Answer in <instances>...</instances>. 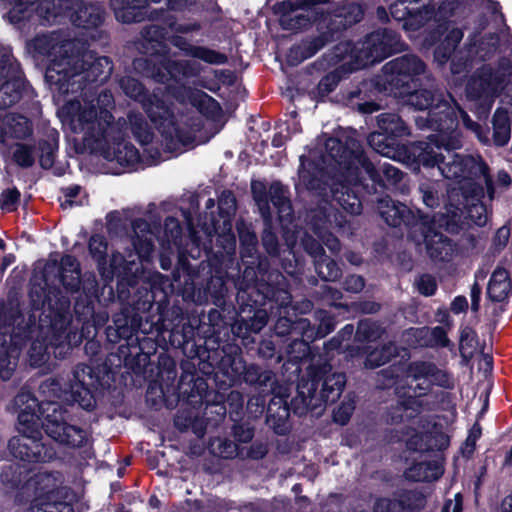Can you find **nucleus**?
Returning a JSON list of instances; mask_svg holds the SVG:
<instances>
[{
    "instance_id": "nucleus-62",
    "label": "nucleus",
    "mask_w": 512,
    "mask_h": 512,
    "mask_svg": "<svg viewBox=\"0 0 512 512\" xmlns=\"http://www.w3.org/2000/svg\"><path fill=\"white\" fill-rule=\"evenodd\" d=\"M356 399L357 396L353 391L344 396L340 404L333 409L332 419L334 423L341 426L349 423L356 408Z\"/></svg>"
},
{
    "instance_id": "nucleus-2",
    "label": "nucleus",
    "mask_w": 512,
    "mask_h": 512,
    "mask_svg": "<svg viewBox=\"0 0 512 512\" xmlns=\"http://www.w3.org/2000/svg\"><path fill=\"white\" fill-rule=\"evenodd\" d=\"M249 332L246 342L242 337L230 334L214 364L205 363L213 385L220 390L247 384L256 392H270L266 424L275 434L287 435L291 430L290 412L304 416L308 412L321 415L326 406L336 403L344 392L347 377L344 372L333 370L328 361L311 363L306 373L297 382L296 396L290 399L291 385L279 384L276 374L257 364H247L242 355L241 345L248 347L255 343Z\"/></svg>"
},
{
    "instance_id": "nucleus-18",
    "label": "nucleus",
    "mask_w": 512,
    "mask_h": 512,
    "mask_svg": "<svg viewBox=\"0 0 512 512\" xmlns=\"http://www.w3.org/2000/svg\"><path fill=\"white\" fill-rule=\"evenodd\" d=\"M505 81L504 74L489 64L478 67L468 78L465 94L475 101V113L479 120L487 119L496 98L500 95Z\"/></svg>"
},
{
    "instance_id": "nucleus-26",
    "label": "nucleus",
    "mask_w": 512,
    "mask_h": 512,
    "mask_svg": "<svg viewBox=\"0 0 512 512\" xmlns=\"http://www.w3.org/2000/svg\"><path fill=\"white\" fill-rule=\"evenodd\" d=\"M381 93V81L377 77L363 79L341 90L340 100L344 106L361 114H372L380 110L377 100Z\"/></svg>"
},
{
    "instance_id": "nucleus-61",
    "label": "nucleus",
    "mask_w": 512,
    "mask_h": 512,
    "mask_svg": "<svg viewBox=\"0 0 512 512\" xmlns=\"http://www.w3.org/2000/svg\"><path fill=\"white\" fill-rule=\"evenodd\" d=\"M383 329L378 321L366 318L357 323L354 340L357 342H372L381 337Z\"/></svg>"
},
{
    "instance_id": "nucleus-59",
    "label": "nucleus",
    "mask_w": 512,
    "mask_h": 512,
    "mask_svg": "<svg viewBox=\"0 0 512 512\" xmlns=\"http://www.w3.org/2000/svg\"><path fill=\"white\" fill-rule=\"evenodd\" d=\"M303 13H297L292 15L290 18H284L281 20V27L283 30L298 32L311 27L319 19L322 13H318L314 10H304Z\"/></svg>"
},
{
    "instance_id": "nucleus-53",
    "label": "nucleus",
    "mask_w": 512,
    "mask_h": 512,
    "mask_svg": "<svg viewBox=\"0 0 512 512\" xmlns=\"http://www.w3.org/2000/svg\"><path fill=\"white\" fill-rule=\"evenodd\" d=\"M453 213H457L461 228L463 224L462 217L468 218L472 224L478 227H484L488 222L487 206L482 201L468 204L467 207L463 208V211L447 209L446 214L452 215Z\"/></svg>"
},
{
    "instance_id": "nucleus-13",
    "label": "nucleus",
    "mask_w": 512,
    "mask_h": 512,
    "mask_svg": "<svg viewBox=\"0 0 512 512\" xmlns=\"http://www.w3.org/2000/svg\"><path fill=\"white\" fill-rule=\"evenodd\" d=\"M140 332L122 333L114 335L113 329H105V337L111 344H120L117 353H111L110 356L117 357L119 363L117 366H124L128 371L136 376H149L154 374L153 356H156L155 342L143 336L139 337Z\"/></svg>"
},
{
    "instance_id": "nucleus-16",
    "label": "nucleus",
    "mask_w": 512,
    "mask_h": 512,
    "mask_svg": "<svg viewBox=\"0 0 512 512\" xmlns=\"http://www.w3.org/2000/svg\"><path fill=\"white\" fill-rule=\"evenodd\" d=\"M451 102L442 95L434 107L427 112L426 117L418 116L415 118V124L419 129H430L437 133L432 137L440 139L438 147L443 145L447 151L456 150L462 147V134L458 129V115L460 105L448 93Z\"/></svg>"
},
{
    "instance_id": "nucleus-38",
    "label": "nucleus",
    "mask_w": 512,
    "mask_h": 512,
    "mask_svg": "<svg viewBox=\"0 0 512 512\" xmlns=\"http://www.w3.org/2000/svg\"><path fill=\"white\" fill-rule=\"evenodd\" d=\"M365 14L364 6L360 3L351 2L344 4L330 17L327 26L339 38L340 34L359 23Z\"/></svg>"
},
{
    "instance_id": "nucleus-63",
    "label": "nucleus",
    "mask_w": 512,
    "mask_h": 512,
    "mask_svg": "<svg viewBox=\"0 0 512 512\" xmlns=\"http://www.w3.org/2000/svg\"><path fill=\"white\" fill-rule=\"evenodd\" d=\"M20 63L13 56L11 51L1 50L0 51V83L4 80H11L14 76H22Z\"/></svg>"
},
{
    "instance_id": "nucleus-3",
    "label": "nucleus",
    "mask_w": 512,
    "mask_h": 512,
    "mask_svg": "<svg viewBox=\"0 0 512 512\" xmlns=\"http://www.w3.org/2000/svg\"><path fill=\"white\" fill-rule=\"evenodd\" d=\"M325 148L330 164L338 171L332 183L324 180L320 176V167L305 156L300 158V183L322 199L331 198L347 214L360 215L363 201L360 190L375 193L385 186L379 172L357 139L349 137L343 142L338 138H329Z\"/></svg>"
},
{
    "instance_id": "nucleus-20",
    "label": "nucleus",
    "mask_w": 512,
    "mask_h": 512,
    "mask_svg": "<svg viewBox=\"0 0 512 512\" xmlns=\"http://www.w3.org/2000/svg\"><path fill=\"white\" fill-rule=\"evenodd\" d=\"M272 273H281L277 269H271V270H263L262 263H259L257 266V272L253 271L251 278L250 271L248 268L245 269L243 273L244 280L247 279V281H251L252 283H247L246 287L244 289H241V291L237 294V301L238 305L240 306V299L239 295L242 294L244 291L257 286L258 284L262 282H270L271 284H274V281H270L268 278L270 274ZM201 289L202 294L207 298V303L211 302L214 305L221 308L219 310L223 313V315L226 317V319L230 322H235L236 319H238V316L236 315L237 312L240 311V308L238 310L235 309L233 305L225 307L226 300L225 297L228 292V288L226 285L225 278L221 275H211L208 277L203 283H201Z\"/></svg>"
},
{
    "instance_id": "nucleus-6",
    "label": "nucleus",
    "mask_w": 512,
    "mask_h": 512,
    "mask_svg": "<svg viewBox=\"0 0 512 512\" xmlns=\"http://www.w3.org/2000/svg\"><path fill=\"white\" fill-rule=\"evenodd\" d=\"M123 272L116 278V292L123 307L113 315L112 324L106 328L113 329L114 335L122 333L141 332L148 334L156 326V319L159 315L158 305H163V310L169 304L167 293L161 289L162 298L156 302L155 285L138 286V278L132 274L129 265L122 267Z\"/></svg>"
},
{
    "instance_id": "nucleus-11",
    "label": "nucleus",
    "mask_w": 512,
    "mask_h": 512,
    "mask_svg": "<svg viewBox=\"0 0 512 512\" xmlns=\"http://www.w3.org/2000/svg\"><path fill=\"white\" fill-rule=\"evenodd\" d=\"M41 282L31 281L45 287L46 291L57 287L56 282L62 285L67 293H79L81 288L85 294V299L77 297L74 303V313L78 321L82 322V326L90 323V317L94 315V301L92 296H96L97 283L93 280V285L86 288L82 279L81 267L77 258L71 254H64L60 261L48 260L41 271Z\"/></svg>"
},
{
    "instance_id": "nucleus-35",
    "label": "nucleus",
    "mask_w": 512,
    "mask_h": 512,
    "mask_svg": "<svg viewBox=\"0 0 512 512\" xmlns=\"http://www.w3.org/2000/svg\"><path fill=\"white\" fill-rule=\"evenodd\" d=\"M28 360L33 368L41 367L48 360V355L52 353V344L50 343V332L40 327V314H35V330L32 339L28 342Z\"/></svg>"
},
{
    "instance_id": "nucleus-9",
    "label": "nucleus",
    "mask_w": 512,
    "mask_h": 512,
    "mask_svg": "<svg viewBox=\"0 0 512 512\" xmlns=\"http://www.w3.org/2000/svg\"><path fill=\"white\" fill-rule=\"evenodd\" d=\"M112 71L113 62L108 56L81 49L52 60L46 66L44 79L53 94L82 95L92 84L106 82Z\"/></svg>"
},
{
    "instance_id": "nucleus-15",
    "label": "nucleus",
    "mask_w": 512,
    "mask_h": 512,
    "mask_svg": "<svg viewBox=\"0 0 512 512\" xmlns=\"http://www.w3.org/2000/svg\"><path fill=\"white\" fill-rule=\"evenodd\" d=\"M62 475L59 472H38L30 479L32 512H74L72 490L61 486Z\"/></svg>"
},
{
    "instance_id": "nucleus-22",
    "label": "nucleus",
    "mask_w": 512,
    "mask_h": 512,
    "mask_svg": "<svg viewBox=\"0 0 512 512\" xmlns=\"http://www.w3.org/2000/svg\"><path fill=\"white\" fill-rule=\"evenodd\" d=\"M448 151L449 160L441 162L439 169L442 175L451 180L462 182L464 180H483L490 199H493L495 188L490 168L481 156L461 155Z\"/></svg>"
},
{
    "instance_id": "nucleus-4",
    "label": "nucleus",
    "mask_w": 512,
    "mask_h": 512,
    "mask_svg": "<svg viewBox=\"0 0 512 512\" xmlns=\"http://www.w3.org/2000/svg\"><path fill=\"white\" fill-rule=\"evenodd\" d=\"M17 413L19 436L8 441L11 455L23 463H47L56 457L51 443L43 442L42 431L62 446L81 448L87 442L86 431L72 423L71 413L53 402L39 403L29 392L21 389L11 401Z\"/></svg>"
},
{
    "instance_id": "nucleus-17",
    "label": "nucleus",
    "mask_w": 512,
    "mask_h": 512,
    "mask_svg": "<svg viewBox=\"0 0 512 512\" xmlns=\"http://www.w3.org/2000/svg\"><path fill=\"white\" fill-rule=\"evenodd\" d=\"M418 228L423 237L428 256L433 261L449 262L456 250V244L443 231L457 234L461 230L457 213H437L424 218Z\"/></svg>"
},
{
    "instance_id": "nucleus-29",
    "label": "nucleus",
    "mask_w": 512,
    "mask_h": 512,
    "mask_svg": "<svg viewBox=\"0 0 512 512\" xmlns=\"http://www.w3.org/2000/svg\"><path fill=\"white\" fill-rule=\"evenodd\" d=\"M108 242L104 235L93 234L88 241V251L91 258L96 262L98 272L104 280L105 285H109L115 277L119 276L127 261L121 254H113L108 262Z\"/></svg>"
},
{
    "instance_id": "nucleus-43",
    "label": "nucleus",
    "mask_w": 512,
    "mask_h": 512,
    "mask_svg": "<svg viewBox=\"0 0 512 512\" xmlns=\"http://www.w3.org/2000/svg\"><path fill=\"white\" fill-rule=\"evenodd\" d=\"M358 56H360V43L355 44L351 40L340 41L329 53L330 61L333 62V64L348 60L343 64L344 67L346 64L349 66V68L346 69V73L363 67L362 60Z\"/></svg>"
},
{
    "instance_id": "nucleus-49",
    "label": "nucleus",
    "mask_w": 512,
    "mask_h": 512,
    "mask_svg": "<svg viewBox=\"0 0 512 512\" xmlns=\"http://www.w3.org/2000/svg\"><path fill=\"white\" fill-rule=\"evenodd\" d=\"M442 469L435 461L415 462L404 473L413 482H429L442 476Z\"/></svg>"
},
{
    "instance_id": "nucleus-54",
    "label": "nucleus",
    "mask_w": 512,
    "mask_h": 512,
    "mask_svg": "<svg viewBox=\"0 0 512 512\" xmlns=\"http://www.w3.org/2000/svg\"><path fill=\"white\" fill-rule=\"evenodd\" d=\"M398 355V347L394 343L389 342L370 351L364 360V364L365 367L369 369L378 368L390 362Z\"/></svg>"
},
{
    "instance_id": "nucleus-31",
    "label": "nucleus",
    "mask_w": 512,
    "mask_h": 512,
    "mask_svg": "<svg viewBox=\"0 0 512 512\" xmlns=\"http://www.w3.org/2000/svg\"><path fill=\"white\" fill-rule=\"evenodd\" d=\"M425 495L417 489L398 488L390 496L377 497L373 512H419L426 506Z\"/></svg>"
},
{
    "instance_id": "nucleus-39",
    "label": "nucleus",
    "mask_w": 512,
    "mask_h": 512,
    "mask_svg": "<svg viewBox=\"0 0 512 512\" xmlns=\"http://www.w3.org/2000/svg\"><path fill=\"white\" fill-rule=\"evenodd\" d=\"M142 47L149 52L148 57H158L161 54H169L170 48L168 42V30L167 28L151 24L145 26L141 31Z\"/></svg>"
},
{
    "instance_id": "nucleus-12",
    "label": "nucleus",
    "mask_w": 512,
    "mask_h": 512,
    "mask_svg": "<svg viewBox=\"0 0 512 512\" xmlns=\"http://www.w3.org/2000/svg\"><path fill=\"white\" fill-rule=\"evenodd\" d=\"M119 85L125 95L141 104L151 123L167 143L172 144L175 141L185 143L172 103H168L155 91L150 93L144 84L134 77H122Z\"/></svg>"
},
{
    "instance_id": "nucleus-7",
    "label": "nucleus",
    "mask_w": 512,
    "mask_h": 512,
    "mask_svg": "<svg viewBox=\"0 0 512 512\" xmlns=\"http://www.w3.org/2000/svg\"><path fill=\"white\" fill-rule=\"evenodd\" d=\"M31 312H40V327L50 332L52 353L57 359H66L74 348L80 346L84 339H89L90 331L69 329L71 324V301L59 287L46 291L40 284L32 283L29 288Z\"/></svg>"
},
{
    "instance_id": "nucleus-1",
    "label": "nucleus",
    "mask_w": 512,
    "mask_h": 512,
    "mask_svg": "<svg viewBox=\"0 0 512 512\" xmlns=\"http://www.w3.org/2000/svg\"><path fill=\"white\" fill-rule=\"evenodd\" d=\"M268 279L274 284L262 282L239 295L240 311L233 323L222 312L212 309L208 313L209 323L195 326L179 306L163 310V305H158L159 315L153 329L186 357L180 362L177 391L187 404L195 406L209 401V371L204 364H214L230 334L246 340L249 332H260L267 325L268 303L281 308L290 305L292 295L287 278L282 273H272Z\"/></svg>"
},
{
    "instance_id": "nucleus-8",
    "label": "nucleus",
    "mask_w": 512,
    "mask_h": 512,
    "mask_svg": "<svg viewBox=\"0 0 512 512\" xmlns=\"http://www.w3.org/2000/svg\"><path fill=\"white\" fill-rule=\"evenodd\" d=\"M112 381L114 372L107 362L97 366L79 363L74 367L72 377L68 380L55 377L43 380L38 388L42 399L29 392L41 404L53 402L61 405V401L71 406L77 404L83 410L91 412L97 406V395L108 390Z\"/></svg>"
},
{
    "instance_id": "nucleus-36",
    "label": "nucleus",
    "mask_w": 512,
    "mask_h": 512,
    "mask_svg": "<svg viewBox=\"0 0 512 512\" xmlns=\"http://www.w3.org/2000/svg\"><path fill=\"white\" fill-rule=\"evenodd\" d=\"M480 180H464L458 188L448 192V209L463 211V208L474 202H481L484 197V187Z\"/></svg>"
},
{
    "instance_id": "nucleus-58",
    "label": "nucleus",
    "mask_w": 512,
    "mask_h": 512,
    "mask_svg": "<svg viewBox=\"0 0 512 512\" xmlns=\"http://www.w3.org/2000/svg\"><path fill=\"white\" fill-rule=\"evenodd\" d=\"M131 132L140 145H148L153 141L154 133L141 113L128 114Z\"/></svg>"
},
{
    "instance_id": "nucleus-24",
    "label": "nucleus",
    "mask_w": 512,
    "mask_h": 512,
    "mask_svg": "<svg viewBox=\"0 0 512 512\" xmlns=\"http://www.w3.org/2000/svg\"><path fill=\"white\" fill-rule=\"evenodd\" d=\"M378 130L367 137L368 145L378 154L390 156L398 154L405 137L410 135L409 126L397 113L385 112L377 116Z\"/></svg>"
},
{
    "instance_id": "nucleus-60",
    "label": "nucleus",
    "mask_w": 512,
    "mask_h": 512,
    "mask_svg": "<svg viewBox=\"0 0 512 512\" xmlns=\"http://www.w3.org/2000/svg\"><path fill=\"white\" fill-rule=\"evenodd\" d=\"M329 198L322 199L323 205H319L316 209L311 211L310 224L312 231L317 235L329 230L331 227V203Z\"/></svg>"
},
{
    "instance_id": "nucleus-23",
    "label": "nucleus",
    "mask_w": 512,
    "mask_h": 512,
    "mask_svg": "<svg viewBox=\"0 0 512 512\" xmlns=\"http://www.w3.org/2000/svg\"><path fill=\"white\" fill-rule=\"evenodd\" d=\"M134 67L143 75L160 84H166L170 80L178 82L183 78H191L199 73L198 67L189 60H173L169 54H161L158 57H146L135 59Z\"/></svg>"
},
{
    "instance_id": "nucleus-21",
    "label": "nucleus",
    "mask_w": 512,
    "mask_h": 512,
    "mask_svg": "<svg viewBox=\"0 0 512 512\" xmlns=\"http://www.w3.org/2000/svg\"><path fill=\"white\" fill-rule=\"evenodd\" d=\"M387 185L383 189L377 190L375 193H368L365 189L360 190V195L363 198L362 206L365 202L375 203L376 209L380 217L390 227H401L413 229L419 228L421 222H423L429 215L423 214L420 210L414 212L406 204L393 200L389 195H383Z\"/></svg>"
},
{
    "instance_id": "nucleus-55",
    "label": "nucleus",
    "mask_w": 512,
    "mask_h": 512,
    "mask_svg": "<svg viewBox=\"0 0 512 512\" xmlns=\"http://www.w3.org/2000/svg\"><path fill=\"white\" fill-rule=\"evenodd\" d=\"M321 313L324 315L319 319L316 326L310 327L308 320L300 322L301 328L303 329V336L310 341L324 338L335 329L334 319L324 311H321Z\"/></svg>"
},
{
    "instance_id": "nucleus-45",
    "label": "nucleus",
    "mask_w": 512,
    "mask_h": 512,
    "mask_svg": "<svg viewBox=\"0 0 512 512\" xmlns=\"http://www.w3.org/2000/svg\"><path fill=\"white\" fill-rule=\"evenodd\" d=\"M60 134L56 129L49 130L44 138H40L35 147L38 153V162L42 169L50 170L57 158Z\"/></svg>"
},
{
    "instance_id": "nucleus-47",
    "label": "nucleus",
    "mask_w": 512,
    "mask_h": 512,
    "mask_svg": "<svg viewBox=\"0 0 512 512\" xmlns=\"http://www.w3.org/2000/svg\"><path fill=\"white\" fill-rule=\"evenodd\" d=\"M337 36L326 25V30L320 34L302 40L301 44L295 50L296 54H300L297 62L313 57L318 51L324 48L327 44L337 40Z\"/></svg>"
},
{
    "instance_id": "nucleus-5",
    "label": "nucleus",
    "mask_w": 512,
    "mask_h": 512,
    "mask_svg": "<svg viewBox=\"0 0 512 512\" xmlns=\"http://www.w3.org/2000/svg\"><path fill=\"white\" fill-rule=\"evenodd\" d=\"M99 110L91 105L79 111L71 120L75 133L83 134V141L91 150L100 151L108 161H115L124 167H132L141 160L139 150L128 140L125 131L114 124L109 108L114 107V96L108 89L97 97Z\"/></svg>"
},
{
    "instance_id": "nucleus-51",
    "label": "nucleus",
    "mask_w": 512,
    "mask_h": 512,
    "mask_svg": "<svg viewBox=\"0 0 512 512\" xmlns=\"http://www.w3.org/2000/svg\"><path fill=\"white\" fill-rule=\"evenodd\" d=\"M170 287L172 291H175L178 296H181L185 302H193L198 305L207 303V298L203 296L201 285H197L195 277L188 275V278L180 279L179 286H175L172 280Z\"/></svg>"
},
{
    "instance_id": "nucleus-42",
    "label": "nucleus",
    "mask_w": 512,
    "mask_h": 512,
    "mask_svg": "<svg viewBox=\"0 0 512 512\" xmlns=\"http://www.w3.org/2000/svg\"><path fill=\"white\" fill-rule=\"evenodd\" d=\"M31 469L25 464L14 463L3 467L0 473L2 484L10 489H20L23 494L30 492Z\"/></svg>"
},
{
    "instance_id": "nucleus-19",
    "label": "nucleus",
    "mask_w": 512,
    "mask_h": 512,
    "mask_svg": "<svg viewBox=\"0 0 512 512\" xmlns=\"http://www.w3.org/2000/svg\"><path fill=\"white\" fill-rule=\"evenodd\" d=\"M426 64L417 55L405 54L383 66L381 81L383 92L398 98L408 90L419 86L420 76L425 72Z\"/></svg>"
},
{
    "instance_id": "nucleus-14",
    "label": "nucleus",
    "mask_w": 512,
    "mask_h": 512,
    "mask_svg": "<svg viewBox=\"0 0 512 512\" xmlns=\"http://www.w3.org/2000/svg\"><path fill=\"white\" fill-rule=\"evenodd\" d=\"M9 6L7 19L18 30H29L34 18L38 16L42 24H61L65 19L71 21L74 9L73 0H5Z\"/></svg>"
},
{
    "instance_id": "nucleus-37",
    "label": "nucleus",
    "mask_w": 512,
    "mask_h": 512,
    "mask_svg": "<svg viewBox=\"0 0 512 512\" xmlns=\"http://www.w3.org/2000/svg\"><path fill=\"white\" fill-rule=\"evenodd\" d=\"M26 48L34 58H47L49 61L47 66L54 59H60L63 55H70L67 45L61 44L57 39L48 34H37L26 42Z\"/></svg>"
},
{
    "instance_id": "nucleus-28",
    "label": "nucleus",
    "mask_w": 512,
    "mask_h": 512,
    "mask_svg": "<svg viewBox=\"0 0 512 512\" xmlns=\"http://www.w3.org/2000/svg\"><path fill=\"white\" fill-rule=\"evenodd\" d=\"M390 16L402 23L405 31L415 32L434 17V5L419 3L417 0H396L389 7Z\"/></svg>"
},
{
    "instance_id": "nucleus-46",
    "label": "nucleus",
    "mask_w": 512,
    "mask_h": 512,
    "mask_svg": "<svg viewBox=\"0 0 512 512\" xmlns=\"http://www.w3.org/2000/svg\"><path fill=\"white\" fill-rule=\"evenodd\" d=\"M28 86V81L22 76H14L11 80L0 83V110H5L18 103Z\"/></svg>"
},
{
    "instance_id": "nucleus-40",
    "label": "nucleus",
    "mask_w": 512,
    "mask_h": 512,
    "mask_svg": "<svg viewBox=\"0 0 512 512\" xmlns=\"http://www.w3.org/2000/svg\"><path fill=\"white\" fill-rule=\"evenodd\" d=\"M442 93L436 89L424 88L421 82L419 86H416L403 95L399 96L403 105L409 106L414 110L430 112L434 107L439 98L442 97Z\"/></svg>"
},
{
    "instance_id": "nucleus-33",
    "label": "nucleus",
    "mask_w": 512,
    "mask_h": 512,
    "mask_svg": "<svg viewBox=\"0 0 512 512\" xmlns=\"http://www.w3.org/2000/svg\"><path fill=\"white\" fill-rule=\"evenodd\" d=\"M105 20V8L98 1L79 0L74 4L71 22L75 27L82 29H96Z\"/></svg>"
},
{
    "instance_id": "nucleus-52",
    "label": "nucleus",
    "mask_w": 512,
    "mask_h": 512,
    "mask_svg": "<svg viewBox=\"0 0 512 512\" xmlns=\"http://www.w3.org/2000/svg\"><path fill=\"white\" fill-rule=\"evenodd\" d=\"M345 74L346 68H344V65L326 73L312 91L314 98L317 101H324V99L336 89Z\"/></svg>"
},
{
    "instance_id": "nucleus-41",
    "label": "nucleus",
    "mask_w": 512,
    "mask_h": 512,
    "mask_svg": "<svg viewBox=\"0 0 512 512\" xmlns=\"http://www.w3.org/2000/svg\"><path fill=\"white\" fill-rule=\"evenodd\" d=\"M167 93L179 103L183 104L189 101L193 106L198 107L201 111L205 104L220 107L219 103L206 92L201 90L194 91L191 87L184 84H170L166 86Z\"/></svg>"
},
{
    "instance_id": "nucleus-30",
    "label": "nucleus",
    "mask_w": 512,
    "mask_h": 512,
    "mask_svg": "<svg viewBox=\"0 0 512 512\" xmlns=\"http://www.w3.org/2000/svg\"><path fill=\"white\" fill-rule=\"evenodd\" d=\"M161 0H110V6L114 11L117 21L124 24L140 23L145 19L152 21L161 20L167 11L163 8L151 9V3H159Z\"/></svg>"
},
{
    "instance_id": "nucleus-64",
    "label": "nucleus",
    "mask_w": 512,
    "mask_h": 512,
    "mask_svg": "<svg viewBox=\"0 0 512 512\" xmlns=\"http://www.w3.org/2000/svg\"><path fill=\"white\" fill-rule=\"evenodd\" d=\"M399 368L391 365L384 369H381L376 374L375 378V387L378 390H389L394 389V393L396 392V387H402L401 379L399 376Z\"/></svg>"
},
{
    "instance_id": "nucleus-44",
    "label": "nucleus",
    "mask_w": 512,
    "mask_h": 512,
    "mask_svg": "<svg viewBox=\"0 0 512 512\" xmlns=\"http://www.w3.org/2000/svg\"><path fill=\"white\" fill-rule=\"evenodd\" d=\"M277 209L278 218L281 222H291L294 210L290 199V190L288 186L280 181H273L269 187V203Z\"/></svg>"
},
{
    "instance_id": "nucleus-34",
    "label": "nucleus",
    "mask_w": 512,
    "mask_h": 512,
    "mask_svg": "<svg viewBox=\"0 0 512 512\" xmlns=\"http://www.w3.org/2000/svg\"><path fill=\"white\" fill-rule=\"evenodd\" d=\"M168 42L179 49L184 56L199 59L211 65H223L228 61L226 54L205 46H196L181 35L173 34L168 38Z\"/></svg>"
},
{
    "instance_id": "nucleus-10",
    "label": "nucleus",
    "mask_w": 512,
    "mask_h": 512,
    "mask_svg": "<svg viewBox=\"0 0 512 512\" xmlns=\"http://www.w3.org/2000/svg\"><path fill=\"white\" fill-rule=\"evenodd\" d=\"M35 314L25 316L20 303L9 299L0 303V379L9 380L23 348L33 337Z\"/></svg>"
},
{
    "instance_id": "nucleus-50",
    "label": "nucleus",
    "mask_w": 512,
    "mask_h": 512,
    "mask_svg": "<svg viewBox=\"0 0 512 512\" xmlns=\"http://www.w3.org/2000/svg\"><path fill=\"white\" fill-rule=\"evenodd\" d=\"M493 143L497 147H504L508 144L511 137V124L508 111L503 108H497L492 117Z\"/></svg>"
},
{
    "instance_id": "nucleus-25",
    "label": "nucleus",
    "mask_w": 512,
    "mask_h": 512,
    "mask_svg": "<svg viewBox=\"0 0 512 512\" xmlns=\"http://www.w3.org/2000/svg\"><path fill=\"white\" fill-rule=\"evenodd\" d=\"M408 45L396 30L378 28L368 33L360 42V59L362 66L380 63L386 58L403 52Z\"/></svg>"
},
{
    "instance_id": "nucleus-32",
    "label": "nucleus",
    "mask_w": 512,
    "mask_h": 512,
    "mask_svg": "<svg viewBox=\"0 0 512 512\" xmlns=\"http://www.w3.org/2000/svg\"><path fill=\"white\" fill-rule=\"evenodd\" d=\"M213 384V381L208 379V391L210 393L209 395V401H204L197 405H191L193 408H199L203 404L206 406L209 405H215L218 409L216 410V413L221 417L224 418L227 412V408L229 409L230 418L233 419V415H239L243 411L244 407V397L243 394L237 390H231L228 389L226 391L220 390L218 387L215 386L217 391L211 389V384Z\"/></svg>"
},
{
    "instance_id": "nucleus-56",
    "label": "nucleus",
    "mask_w": 512,
    "mask_h": 512,
    "mask_svg": "<svg viewBox=\"0 0 512 512\" xmlns=\"http://www.w3.org/2000/svg\"><path fill=\"white\" fill-rule=\"evenodd\" d=\"M313 264L318 277L325 282H335L342 277L339 263L326 253L323 257L315 260Z\"/></svg>"
},
{
    "instance_id": "nucleus-27",
    "label": "nucleus",
    "mask_w": 512,
    "mask_h": 512,
    "mask_svg": "<svg viewBox=\"0 0 512 512\" xmlns=\"http://www.w3.org/2000/svg\"><path fill=\"white\" fill-rule=\"evenodd\" d=\"M430 141H414L402 145L398 152L399 159L411 168L414 172H419L421 167L430 169L440 166L445 159L438 150L443 147L438 143L437 137H428Z\"/></svg>"
},
{
    "instance_id": "nucleus-57",
    "label": "nucleus",
    "mask_w": 512,
    "mask_h": 512,
    "mask_svg": "<svg viewBox=\"0 0 512 512\" xmlns=\"http://www.w3.org/2000/svg\"><path fill=\"white\" fill-rule=\"evenodd\" d=\"M8 139H26L32 133L30 120L20 114L6 113Z\"/></svg>"
},
{
    "instance_id": "nucleus-48",
    "label": "nucleus",
    "mask_w": 512,
    "mask_h": 512,
    "mask_svg": "<svg viewBox=\"0 0 512 512\" xmlns=\"http://www.w3.org/2000/svg\"><path fill=\"white\" fill-rule=\"evenodd\" d=\"M153 359V375H155L156 379L166 386L173 385L177 378V364L175 359L165 351L159 354L156 352V356H153Z\"/></svg>"
}]
</instances>
